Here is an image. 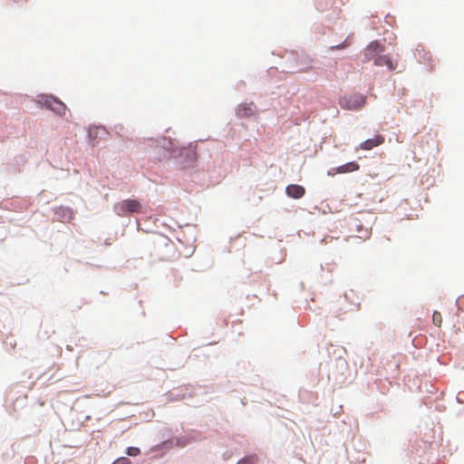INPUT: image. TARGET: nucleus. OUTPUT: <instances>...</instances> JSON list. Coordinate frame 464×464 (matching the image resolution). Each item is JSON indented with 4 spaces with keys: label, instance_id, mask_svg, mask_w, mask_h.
I'll list each match as a JSON object with an SVG mask.
<instances>
[{
    "label": "nucleus",
    "instance_id": "1",
    "mask_svg": "<svg viewBox=\"0 0 464 464\" xmlns=\"http://www.w3.org/2000/svg\"><path fill=\"white\" fill-rule=\"evenodd\" d=\"M365 103L366 97L360 93L343 96L339 101V104L342 109L351 111L360 110L365 105Z\"/></svg>",
    "mask_w": 464,
    "mask_h": 464
},
{
    "label": "nucleus",
    "instance_id": "2",
    "mask_svg": "<svg viewBox=\"0 0 464 464\" xmlns=\"http://www.w3.org/2000/svg\"><path fill=\"white\" fill-rule=\"evenodd\" d=\"M87 131L89 142L92 146H96L101 141L107 140L110 135L109 131L103 126H90Z\"/></svg>",
    "mask_w": 464,
    "mask_h": 464
},
{
    "label": "nucleus",
    "instance_id": "3",
    "mask_svg": "<svg viewBox=\"0 0 464 464\" xmlns=\"http://www.w3.org/2000/svg\"><path fill=\"white\" fill-rule=\"evenodd\" d=\"M40 102L60 116H63L66 113L67 108L65 104L53 96H43Z\"/></svg>",
    "mask_w": 464,
    "mask_h": 464
},
{
    "label": "nucleus",
    "instance_id": "4",
    "mask_svg": "<svg viewBox=\"0 0 464 464\" xmlns=\"http://www.w3.org/2000/svg\"><path fill=\"white\" fill-rule=\"evenodd\" d=\"M118 215L124 216L127 213H139L141 209L140 203L136 199H126L115 207Z\"/></svg>",
    "mask_w": 464,
    "mask_h": 464
},
{
    "label": "nucleus",
    "instance_id": "5",
    "mask_svg": "<svg viewBox=\"0 0 464 464\" xmlns=\"http://www.w3.org/2000/svg\"><path fill=\"white\" fill-rule=\"evenodd\" d=\"M384 142V137L382 135L377 134L372 139H368L362 142L358 148H356V150H370L377 146L382 145Z\"/></svg>",
    "mask_w": 464,
    "mask_h": 464
},
{
    "label": "nucleus",
    "instance_id": "6",
    "mask_svg": "<svg viewBox=\"0 0 464 464\" xmlns=\"http://www.w3.org/2000/svg\"><path fill=\"white\" fill-rule=\"evenodd\" d=\"M376 66H386L390 71H393L397 67V63L393 62L388 55H378L374 58Z\"/></svg>",
    "mask_w": 464,
    "mask_h": 464
},
{
    "label": "nucleus",
    "instance_id": "7",
    "mask_svg": "<svg viewBox=\"0 0 464 464\" xmlns=\"http://www.w3.org/2000/svg\"><path fill=\"white\" fill-rule=\"evenodd\" d=\"M344 296L346 300L353 305V309L358 310L361 306V296L358 292L353 289H350L345 292Z\"/></svg>",
    "mask_w": 464,
    "mask_h": 464
},
{
    "label": "nucleus",
    "instance_id": "8",
    "mask_svg": "<svg viewBox=\"0 0 464 464\" xmlns=\"http://www.w3.org/2000/svg\"><path fill=\"white\" fill-rule=\"evenodd\" d=\"M285 191L288 197L296 199L301 198L305 193L304 187L295 184L288 185Z\"/></svg>",
    "mask_w": 464,
    "mask_h": 464
},
{
    "label": "nucleus",
    "instance_id": "9",
    "mask_svg": "<svg viewBox=\"0 0 464 464\" xmlns=\"http://www.w3.org/2000/svg\"><path fill=\"white\" fill-rule=\"evenodd\" d=\"M360 168L359 164L355 161H351L335 169V172L338 174H343L348 172H353L358 170Z\"/></svg>",
    "mask_w": 464,
    "mask_h": 464
},
{
    "label": "nucleus",
    "instance_id": "10",
    "mask_svg": "<svg viewBox=\"0 0 464 464\" xmlns=\"http://www.w3.org/2000/svg\"><path fill=\"white\" fill-rule=\"evenodd\" d=\"M414 54L422 63L429 62L431 59L430 53L428 51H426L424 47L421 45H418L416 47Z\"/></svg>",
    "mask_w": 464,
    "mask_h": 464
},
{
    "label": "nucleus",
    "instance_id": "11",
    "mask_svg": "<svg viewBox=\"0 0 464 464\" xmlns=\"http://www.w3.org/2000/svg\"><path fill=\"white\" fill-rule=\"evenodd\" d=\"M257 460V458L256 455L252 456H246L243 459H239L237 464H255Z\"/></svg>",
    "mask_w": 464,
    "mask_h": 464
},
{
    "label": "nucleus",
    "instance_id": "12",
    "mask_svg": "<svg viewBox=\"0 0 464 464\" xmlns=\"http://www.w3.org/2000/svg\"><path fill=\"white\" fill-rule=\"evenodd\" d=\"M367 48L370 51H372V53L378 54L379 53H382L383 51L382 46L378 42H372Z\"/></svg>",
    "mask_w": 464,
    "mask_h": 464
},
{
    "label": "nucleus",
    "instance_id": "13",
    "mask_svg": "<svg viewBox=\"0 0 464 464\" xmlns=\"http://www.w3.org/2000/svg\"><path fill=\"white\" fill-rule=\"evenodd\" d=\"M432 322L433 324L438 326V327H440L441 324H442V316L440 314V313L435 311L432 314Z\"/></svg>",
    "mask_w": 464,
    "mask_h": 464
},
{
    "label": "nucleus",
    "instance_id": "14",
    "mask_svg": "<svg viewBox=\"0 0 464 464\" xmlns=\"http://www.w3.org/2000/svg\"><path fill=\"white\" fill-rule=\"evenodd\" d=\"M376 55H377L376 53H372V51H370L368 48H366L364 51V57H365L366 62H368L372 59L374 60V58L377 57Z\"/></svg>",
    "mask_w": 464,
    "mask_h": 464
},
{
    "label": "nucleus",
    "instance_id": "15",
    "mask_svg": "<svg viewBox=\"0 0 464 464\" xmlns=\"http://www.w3.org/2000/svg\"><path fill=\"white\" fill-rule=\"evenodd\" d=\"M140 453V450L139 448H135V447H129L127 449V454L129 456H132V457H135L137 455H139Z\"/></svg>",
    "mask_w": 464,
    "mask_h": 464
},
{
    "label": "nucleus",
    "instance_id": "16",
    "mask_svg": "<svg viewBox=\"0 0 464 464\" xmlns=\"http://www.w3.org/2000/svg\"><path fill=\"white\" fill-rule=\"evenodd\" d=\"M113 464H130V461L128 458L122 457L116 459Z\"/></svg>",
    "mask_w": 464,
    "mask_h": 464
},
{
    "label": "nucleus",
    "instance_id": "17",
    "mask_svg": "<svg viewBox=\"0 0 464 464\" xmlns=\"http://www.w3.org/2000/svg\"><path fill=\"white\" fill-rule=\"evenodd\" d=\"M347 45H348V44H347V41H344V42H343V44H338V45H336V46H333V47H332V49H337V50H339V49H343V48L346 47Z\"/></svg>",
    "mask_w": 464,
    "mask_h": 464
}]
</instances>
